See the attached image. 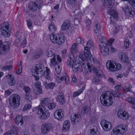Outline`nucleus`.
<instances>
[{
  "instance_id": "63",
  "label": "nucleus",
  "mask_w": 135,
  "mask_h": 135,
  "mask_svg": "<svg viewBox=\"0 0 135 135\" xmlns=\"http://www.w3.org/2000/svg\"><path fill=\"white\" fill-rule=\"evenodd\" d=\"M22 72L21 63L20 62V64L19 65V68L18 70L16 71V73L17 74H20Z\"/></svg>"
},
{
  "instance_id": "11",
  "label": "nucleus",
  "mask_w": 135,
  "mask_h": 135,
  "mask_svg": "<svg viewBox=\"0 0 135 135\" xmlns=\"http://www.w3.org/2000/svg\"><path fill=\"white\" fill-rule=\"evenodd\" d=\"M118 117L124 120L127 119L129 117V114L128 113L123 109L119 110L117 113Z\"/></svg>"
},
{
  "instance_id": "16",
  "label": "nucleus",
  "mask_w": 135,
  "mask_h": 135,
  "mask_svg": "<svg viewBox=\"0 0 135 135\" xmlns=\"http://www.w3.org/2000/svg\"><path fill=\"white\" fill-rule=\"evenodd\" d=\"M57 81L59 83H60L61 81L64 80L66 84H68L69 82V78L68 75L64 73L61 77L58 76L55 78Z\"/></svg>"
},
{
  "instance_id": "14",
  "label": "nucleus",
  "mask_w": 135,
  "mask_h": 135,
  "mask_svg": "<svg viewBox=\"0 0 135 135\" xmlns=\"http://www.w3.org/2000/svg\"><path fill=\"white\" fill-rule=\"evenodd\" d=\"M52 127V124L50 123H46L43 124L41 128V133L43 134L47 133Z\"/></svg>"
},
{
  "instance_id": "2",
  "label": "nucleus",
  "mask_w": 135,
  "mask_h": 135,
  "mask_svg": "<svg viewBox=\"0 0 135 135\" xmlns=\"http://www.w3.org/2000/svg\"><path fill=\"white\" fill-rule=\"evenodd\" d=\"M119 93L117 91L114 92L113 93L109 91L103 92L100 98L101 103L105 106H110L113 103V96L118 97Z\"/></svg>"
},
{
  "instance_id": "55",
  "label": "nucleus",
  "mask_w": 135,
  "mask_h": 135,
  "mask_svg": "<svg viewBox=\"0 0 135 135\" xmlns=\"http://www.w3.org/2000/svg\"><path fill=\"white\" fill-rule=\"evenodd\" d=\"M132 88V86L131 84H129L128 87H125L123 89V91L126 92L130 91V90Z\"/></svg>"
},
{
  "instance_id": "15",
  "label": "nucleus",
  "mask_w": 135,
  "mask_h": 135,
  "mask_svg": "<svg viewBox=\"0 0 135 135\" xmlns=\"http://www.w3.org/2000/svg\"><path fill=\"white\" fill-rule=\"evenodd\" d=\"M80 58L81 60H84L86 61H87V60L90 59L91 57V54L89 51V49H84V54H80Z\"/></svg>"
},
{
  "instance_id": "56",
  "label": "nucleus",
  "mask_w": 135,
  "mask_h": 135,
  "mask_svg": "<svg viewBox=\"0 0 135 135\" xmlns=\"http://www.w3.org/2000/svg\"><path fill=\"white\" fill-rule=\"evenodd\" d=\"M31 107V105L28 104H26L24 106L23 108V110L26 111L27 110L29 109Z\"/></svg>"
},
{
  "instance_id": "30",
  "label": "nucleus",
  "mask_w": 135,
  "mask_h": 135,
  "mask_svg": "<svg viewBox=\"0 0 135 135\" xmlns=\"http://www.w3.org/2000/svg\"><path fill=\"white\" fill-rule=\"evenodd\" d=\"M8 76L9 79L8 81V85L11 86L14 85L15 83V81L13 77L11 74L8 75Z\"/></svg>"
},
{
  "instance_id": "46",
  "label": "nucleus",
  "mask_w": 135,
  "mask_h": 135,
  "mask_svg": "<svg viewBox=\"0 0 135 135\" xmlns=\"http://www.w3.org/2000/svg\"><path fill=\"white\" fill-rule=\"evenodd\" d=\"M70 50L71 52L72 53H75L77 52L76 44H74L72 45Z\"/></svg>"
},
{
  "instance_id": "61",
  "label": "nucleus",
  "mask_w": 135,
  "mask_h": 135,
  "mask_svg": "<svg viewBox=\"0 0 135 135\" xmlns=\"http://www.w3.org/2000/svg\"><path fill=\"white\" fill-rule=\"evenodd\" d=\"M82 60L83 61V63L82 65V67H84V69L86 67V66H88V64L89 65H90V64L89 63V62H87V61H86V60Z\"/></svg>"
},
{
  "instance_id": "32",
  "label": "nucleus",
  "mask_w": 135,
  "mask_h": 135,
  "mask_svg": "<svg viewBox=\"0 0 135 135\" xmlns=\"http://www.w3.org/2000/svg\"><path fill=\"white\" fill-rule=\"evenodd\" d=\"M70 122L68 120L65 121L63 124L62 130L64 131H67L69 129L70 126Z\"/></svg>"
},
{
  "instance_id": "8",
  "label": "nucleus",
  "mask_w": 135,
  "mask_h": 135,
  "mask_svg": "<svg viewBox=\"0 0 135 135\" xmlns=\"http://www.w3.org/2000/svg\"><path fill=\"white\" fill-rule=\"evenodd\" d=\"M42 4L41 1L38 0L36 2L30 3L29 4V9L33 11H35L39 9Z\"/></svg>"
},
{
  "instance_id": "4",
  "label": "nucleus",
  "mask_w": 135,
  "mask_h": 135,
  "mask_svg": "<svg viewBox=\"0 0 135 135\" xmlns=\"http://www.w3.org/2000/svg\"><path fill=\"white\" fill-rule=\"evenodd\" d=\"M11 28L8 22H4L1 27L2 35L5 37H8L10 35Z\"/></svg>"
},
{
  "instance_id": "54",
  "label": "nucleus",
  "mask_w": 135,
  "mask_h": 135,
  "mask_svg": "<svg viewBox=\"0 0 135 135\" xmlns=\"http://www.w3.org/2000/svg\"><path fill=\"white\" fill-rule=\"evenodd\" d=\"M118 131L117 127L116 128L113 129L111 132V135H117L118 134H119Z\"/></svg>"
},
{
  "instance_id": "29",
  "label": "nucleus",
  "mask_w": 135,
  "mask_h": 135,
  "mask_svg": "<svg viewBox=\"0 0 135 135\" xmlns=\"http://www.w3.org/2000/svg\"><path fill=\"white\" fill-rule=\"evenodd\" d=\"M57 98V100L61 104H62L65 103V100L64 98V97L62 92L61 93L58 95Z\"/></svg>"
},
{
  "instance_id": "64",
  "label": "nucleus",
  "mask_w": 135,
  "mask_h": 135,
  "mask_svg": "<svg viewBox=\"0 0 135 135\" xmlns=\"http://www.w3.org/2000/svg\"><path fill=\"white\" fill-rule=\"evenodd\" d=\"M61 70V68H60L59 66H57L55 68V71L56 73L57 74H59Z\"/></svg>"
},
{
  "instance_id": "51",
  "label": "nucleus",
  "mask_w": 135,
  "mask_h": 135,
  "mask_svg": "<svg viewBox=\"0 0 135 135\" xmlns=\"http://www.w3.org/2000/svg\"><path fill=\"white\" fill-rule=\"evenodd\" d=\"M56 107V104L54 103H50L47 106V108L50 110Z\"/></svg>"
},
{
  "instance_id": "52",
  "label": "nucleus",
  "mask_w": 135,
  "mask_h": 135,
  "mask_svg": "<svg viewBox=\"0 0 135 135\" xmlns=\"http://www.w3.org/2000/svg\"><path fill=\"white\" fill-rule=\"evenodd\" d=\"M35 86L38 89H42L41 83L39 81H37L35 83Z\"/></svg>"
},
{
  "instance_id": "23",
  "label": "nucleus",
  "mask_w": 135,
  "mask_h": 135,
  "mask_svg": "<svg viewBox=\"0 0 135 135\" xmlns=\"http://www.w3.org/2000/svg\"><path fill=\"white\" fill-rule=\"evenodd\" d=\"M11 130L7 132L3 135H17V128L14 126L12 125Z\"/></svg>"
},
{
  "instance_id": "10",
  "label": "nucleus",
  "mask_w": 135,
  "mask_h": 135,
  "mask_svg": "<svg viewBox=\"0 0 135 135\" xmlns=\"http://www.w3.org/2000/svg\"><path fill=\"white\" fill-rule=\"evenodd\" d=\"M66 63L67 65L72 67L74 72H76L79 70L80 65V64L77 61L72 62L70 61L69 60L67 61Z\"/></svg>"
},
{
  "instance_id": "57",
  "label": "nucleus",
  "mask_w": 135,
  "mask_h": 135,
  "mask_svg": "<svg viewBox=\"0 0 135 135\" xmlns=\"http://www.w3.org/2000/svg\"><path fill=\"white\" fill-rule=\"evenodd\" d=\"M42 89H38L34 90V93L36 95H39L42 94Z\"/></svg>"
},
{
  "instance_id": "60",
  "label": "nucleus",
  "mask_w": 135,
  "mask_h": 135,
  "mask_svg": "<svg viewBox=\"0 0 135 135\" xmlns=\"http://www.w3.org/2000/svg\"><path fill=\"white\" fill-rule=\"evenodd\" d=\"M24 89L25 92V94H30V89L27 86L25 87Z\"/></svg>"
},
{
  "instance_id": "53",
  "label": "nucleus",
  "mask_w": 135,
  "mask_h": 135,
  "mask_svg": "<svg viewBox=\"0 0 135 135\" xmlns=\"http://www.w3.org/2000/svg\"><path fill=\"white\" fill-rule=\"evenodd\" d=\"M27 25L30 29H31L32 26V21L30 19H28L26 20Z\"/></svg>"
},
{
  "instance_id": "47",
  "label": "nucleus",
  "mask_w": 135,
  "mask_h": 135,
  "mask_svg": "<svg viewBox=\"0 0 135 135\" xmlns=\"http://www.w3.org/2000/svg\"><path fill=\"white\" fill-rule=\"evenodd\" d=\"M97 38H99L100 41H101L100 42V43L103 42L104 43H105L106 41H107L106 38L103 36L99 35V34L97 36Z\"/></svg>"
},
{
  "instance_id": "12",
  "label": "nucleus",
  "mask_w": 135,
  "mask_h": 135,
  "mask_svg": "<svg viewBox=\"0 0 135 135\" xmlns=\"http://www.w3.org/2000/svg\"><path fill=\"white\" fill-rule=\"evenodd\" d=\"M88 69L90 72L91 71H92L98 77H102L104 75L102 71L100 69H97L94 67H91L90 65H88Z\"/></svg>"
},
{
  "instance_id": "28",
  "label": "nucleus",
  "mask_w": 135,
  "mask_h": 135,
  "mask_svg": "<svg viewBox=\"0 0 135 135\" xmlns=\"http://www.w3.org/2000/svg\"><path fill=\"white\" fill-rule=\"evenodd\" d=\"M70 23L69 21L67 20L64 21L62 25V29L65 30L68 29L70 26Z\"/></svg>"
},
{
  "instance_id": "18",
  "label": "nucleus",
  "mask_w": 135,
  "mask_h": 135,
  "mask_svg": "<svg viewBox=\"0 0 135 135\" xmlns=\"http://www.w3.org/2000/svg\"><path fill=\"white\" fill-rule=\"evenodd\" d=\"M115 65H116L115 63L111 61H108L106 63L107 67L111 71H116V69L115 68Z\"/></svg>"
},
{
  "instance_id": "39",
  "label": "nucleus",
  "mask_w": 135,
  "mask_h": 135,
  "mask_svg": "<svg viewBox=\"0 0 135 135\" xmlns=\"http://www.w3.org/2000/svg\"><path fill=\"white\" fill-rule=\"evenodd\" d=\"M25 101L29 103H31L32 97L31 94H25Z\"/></svg>"
},
{
  "instance_id": "40",
  "label": "nucleus",
  "mask_w": 135,
  "mask_h": 135,
  "mask_svg": "<svg viewBox=\"0 0 135 135\" xmlns=\"http://www.w3.org/2000/svg\"><path fill=\"white\" fill-rule=\"evenodd\" d=\"M93 45L91 40H89L86 42V46L84 47V49H89Z\"/></svg>"
},
{
  "instance_id": "44",
  "label": "nucleus",
  "mask_w": 135,
  "mask_h": 135,
  "mask_svg": "<svg viewBox=\"0 0 135 135\" xmlns=\"http://www.w3.org/2000/svg\"><path fill=\"white\" fill-rule=\"evenodd\" d=\"M97 128L95 126H92L90 127V132L92 134H94L96 133Z\"/></svg>"
},
{
  "instance_id": "62",
  "label": "nucleus",
  "mask_w": 135,
  "mask_h": 135,
  "mask_svg": "<svg viewBox=\"0 0 135 135\" xmlns=\"http://www.w3.org/2000/svg\"><path fill=\"white\" fill-rule=\"evenodd\" d=\"M76 44H80L81 43L82 44H83L84 43V41H83H83L82 40L81 38L79 37L77 38L76 40Z\"/></svg>"
},
{
  "instance_id": "17",
  "label": "nucleus",
  "mask_w": 135,
  "mask_h": 135,
  "mask_svg": "<svg viewBox=\"0 0 135 135\" xmlns=\"http://www.w3.org/2000/svg\"><path fill=\"white\" fill-rule=\"evenodd\" d=\"M64 112L63 110L59 109L56 110L54 113V116L55 118L58 120H60L64 116Z\"/></svg>"
},
{
  "instance_id": "25",
  "label": "nucleus",
  "mask_w": 135,
  "mask_h": 135,
  "mask_svg": "<svg viewBox=\"0 0 135 135\" xmlns=\"http://www.w3.org/2000/svg\"><path fill=\"white\" fill-rule=\"evenodd\" d=\"M107 13L111 16L110 17V19L112 18H115L117 17L118 15L116 11L113 9H109Z\"/></svg>"
},
{
  "instance_id": "9",
  "label": "nucleus",
  "mask_w": 135,
  "mask_h": 135,
  "mask_svg": "<svg viewBox=\"0 0 135 135\" xmlns=\"http://www.w3.org/2000/svg\"><path fill=\"white\" fill-rule=\"evenodd\" d=\"M100 124L103 129L105 131H109L112 128V123L105 120H102Z\"/></svg>"
},
{
  "instance_id": "45",
  "label": "nucleus",
  "mask_w": 135,
  "mask_h": 135,
  "mask_svg": "<svg viewBox=\"0 0 135 135\" xmlns=\"http://www.w3.org/2000/svg\"><path fill=\"white\" fill-rule=\"evenodd\" d=\"M129 41L128 38L127 37L125 38V41L124 43V47L126 49H127L129 48Z\"/></svg>"
},
{
  "instance_id": "36",
  "label": "nucleus",
  "mask_w": 135,
  "mask_h": 135,
  "mask_svg": "<svg viewBox=\"0 0 135 135\" xmlns=\"http://www.w3.org/2000/svg\"><path fill=\"white\" fill-rule=\"evenodd\" d=\"M48 28L52 32H54L56 30L57 28L54 23L51 22L49 25Z\"/></svg>"
},
{
  "instance_id": "38",
  "label": "nucleus",
  "mask_w": 135,
  "mask_h": 135,
  "mask_svg": "<svg viewBox=\"0 0 135 135\" xmlns=\"http://www.w3.org/2000/svg\"><path fill=\"white\" fill-rule=\"evenodd\" d=\"M15 121L16 123L17 124H18L20 123V125H21L23 123V117L21 115L17 116L15 119Z\"/></svg>"
},
{
  "instance_id": "19",
  "label": "nucleus",
  "mask_w": 135,
  "mask_h": 135,
  "mask_svg": "<svg viewBox=\"0 0 135 135\" xmlns=\"http://www.w3.org/2000/svg\"><path fill=\"white\" fill-rule=\"evenodd\" d=\"M114 0H102L104 6L106 8H112L113 6Z\"/></svg>"
},
{
  "instance_id": "5",
  "label": "nucleus",
  "mask_w": 135,
  "mask_h": 135,
  "mask_svg": "<svg viewBox=\"0 0 135 135\" xmlns=\"http://www.w3.org/2000/svg\"><path fill=\"white\" fill-rule=\"evenodd\" d=\"M20 97L16 94L11 95L9 98L10 104L13 108H17L19 105Z\"/></svg>"
},
{
  "instance_id": "35",
  "label": "nucleus",
  "mask_w": 135,
  "mask_h": 135,
  "mask_svg": "<svg viewBox=\"0 0 135 135\" xmlns=\"http://www.w3.org/2000/svg\"><path fill=\"white\" fill-rule=\"evenodd\" d=\"M55 85V83L53 82H51L49 83H45L44 84V86L47 89H53Z\"/></svg>"
},
{
  "instance_id": "50",
  "label": "nucleus",
  "mask_w": 135,
  "mask_h": 135,
  "mask_svg": "<svg viewBox=\"0 0 135 135\" xmlns=\"http://www.w3.org/2000/svg\"><path fill=\"white\" fill-rule=\"evenodd\" d=\"M12 68V65H10L3 66L2 67V70L3 71H6L7 70H9L11 69Z\"/></svg>"
},
{
  "instance_id": "20",
  "label": "nucleus",
  "mask_w": 135,
  "mask_h": 135,
  "mask_svg": "<svg viewBox=\"0 0 135 135\" xmlns=\"http://www.w3.org/2000/svg\"><path fill=\"white\" fill-rule=\"evenodd\" d=\"M119 133L123 134L127 130V128L126 125L122 124L117 126Z\"/></svg>"
},
{
  "instance_id": "37",
  "label": "nucleus",
  "mask_w": 135,
  "mask_h": 135,
  "mask_svg": "<svg viewBox=\"0 0 135 135\" xmlns=\"http://www.w3.org/2000/svg\"><path fill=\"white\" fill-rule=\"evenodd\" d=\"M56 55H54L53 57L51 59L50 64V66H54L58 64V63L56 60Z\"/></svg>"
},
{
  "instance_id": "49",
  "label": "nucleus",
  "mask_w": 135,
  "mask_h": 135,
  "mask_svg": "<svg viewBox=\"0 0 135 135\" xmlns=\"http://www.w3.org/2000/svg\"><path fill=\"white\" fill-rule=\"evenodd\" d=\"M100 77L97 76L96 75V76H94L93 79H92V81L94 83L96 84H97L99 83V78Z\"/></svg>"
},
{
  "instance_id": "1",
  "label": "nucleus",
  "mask_w": 135,
  "mask_h": 135,
  "mask_svg": "<svg viewBox=\"0 0 135 135\" xmlns=\"http://www.w3.org/2000/svg\"><path fill=\"white\" fill-rule=\"evenodd\" d=\"M50 103L49 98H42L40 101V105L36 108V113L40 119H46L49 117L50 115V112L45 107H47Z\"/></svg>"
},
{
  "instance_id": "42",
  "label": "nucleus",
  "mask_w": 135,
  "mask_h": 135,
  "mask_svg": "<svg viewBox=\"0 0 135 135\" xmlns=\"http://www.w3.org/2000/svg\"><path fill=\"white\" fill-rule=\"evenodd\" d=\"M76 2L77 0H67L66 3L68 6H70L74 5Z\"/></svg>"
},
{
  "instance_id": "21",
  "label": "nucleus",
  "mask_w": 135,
  "mask_h": 135,
  "mask_svg": "<svg viewBox=\"0 0 135 135\" xmlns=\"http://www.w3.org/2000/svg\"><path fill=\"white\" fill-rule=\"evenodd\" d=\"M87 62H88L90 64V65L88 64V65H90L91 67H94L93 66V65H97L99 64V61L98 59L93 57H91L90 59L87 60Z\"/></svg>"
},
{
  "instance_id": "43",
  "label": "nucleus",
  "mask_w": 135,
  "mask_h": 135,
  "mask_svg": "<svg viewBox=\"0 0 135 135\" xmlns=\"http://www.w3.org/2000/svg\"><path fill=\"white\" fill-rule=\"evenodd\" d=\"M46 54L48 57H53L54 55H55L53 51L50 49H48L46 51Z\"/></svg>"
},
{
  "instance_id": "24",
  "label": "nucleus",
  "mask_w": 135,
  "mask_h": 135,
  "mask_svg": "<svg viewBox=\"0 0 135 135\" xmlns=\"http://www.w3.org/2000/svg\"><path fill=\"white\" fill-rule=\"evenodd\" d=\"M101 29V27L99 23L98 22L96 23L94 29V32L96 36H97L100 34Z\"/></svg>"
},
{
  "instance_id": "41",
  "label": "nucleus",
  "mask_w": 135,
  "mask_h": 135,
  "mask_svg": "<svg viewBox=\"0 0 135 135\" xmlns=\"http://www.w3.org/2000/svg\"><path fill=\"white\" fill-rule=\"evenodd\" d=\"M126 100L133 105L135 104V99L132 97H130L126 98Z\"/></svg>"
},
{
  "instance_id": "31",
  "label": "nucleus",
  "mask_w": 135,
  "mask_h": 135,
  "mask_svg": "<svg viewBox=\"0 0 135 135\" xmlns=\"http://www.w3.org/2000/svg\"><path fill=\"white\" fill-rule=\"evenodd\" d=\"M58 36L57 39V41L59 42V44H57L59 45H61L63 44L65 41V37L62 34L57 35Z\"/></svg>"
},
{
  "instance_id": "48",
  "label": "nucleus",
  "mask_w": 135,
  "mask_h": 135,
  "mask_svg": "<svg viewBox=\"0 0 135 135\" xmlns=\"http://www.w3.org/2000/svg\"><path fill=\"white\" fill-rule=\"evenodd\" d=\"M74 54L71 52V53L69 55L68 57L70 60H69L70 61L73 62L75 60V57Z\"/></svg>"
},
{
  "instance_id": "13",
  "label": "nucleus",
  "mask_w": 135,
  "mask_h": 135,
  "mask_svg": "<svg viewBox=\"0 0 135 135\" xmlns=\"http://www.w3.org/2000/svg\"><path fill=\"white\" fill-rule=\"evenodd\" d=\"M70 118L72 124H75L80 120L81 117L79 114L73 113L71 114Z\"/></svg>"
},
{
  "instance_id": "34",
  "label": "nucleus",
  "mask_w": 135,
  "mask_h": 135,
  "mask_svg": "<svg viewBox=\"0 0 135 135\" xmlns=\"http://www.w3.org/2000/svg\"><path fill=\"white\" fill-rule=\"evenodd\" d=\"M85 89L84 87L83 86L82 88L79 89L77 91L74 92L73 94V98H75L76 97L78 96L81 94L82 93L83 91Z\"/></svg>"
},
{
  "instance_id": "58",
  "label": "nucleus",
  "mask_w": 135,
  "mask_h": 135,
  "mask_svg": "<svg viewBox=\"0 0 135 135\" xmlns=\"http://www.w3.org/2000/svg\"><path fill=\"white\" fill-rule=\"evenodd\" d=\"M26 44V38L25 37H24L22 41H21V46L22 47H24L25 46Z\"/></svg>"
},
{
  "instance_id": "22",
  "label": "nucleus",
  "mask_w": 135,
  "mask_h": 135,
  "mask_svg": "<svg viewBox=\"0 0 135 135\" xmlns=\"http://www.w3.org/2000/svg\"><path fill=\"white\" fill-rule=\"evenodd\" d=\"M119 58L120 61L124 63H127L129 61L128 57L124 53H122L119 55Z\"/></svg>"
},
{
  "instance_id": "7",
  "label": "nucleus",
  "mask_w": 135,
  "mask_h": 135,
  "mask_svg": "<svg viewBox=\"0 0 135 135\" xmlns=\"http://www.w3.org/2000/svg\"><path fill=\"white\" fill-rule=\"evenodd\" d=\"M108 45L105 43L102 42L99 45V49L101 54L104 56H106L109 54Z\"/></svg>"
},
{
  "instance_id": "59",
  "label": "nucleus",
  "mask_w": 135,
  "mask_h": 135,
  "mask_svg": "<svg viewBox=\"0 0 135 135\" xmlns=\"http://www.w3.org/2000/svg\"><path fill=\"white\" fill-rule=\"evenodd\" d=\"M115 40L113 38H112L108 40L107 42V45H109V46H112V43Z\"/></svg>"
},
{
  "instance_id": "26",
  "label": "nucleus",
  "mask_w": 135,
  "mask_h": 135,
  "mask_svg": "<svg viewBox=\"0 0 135 135\" xmlns=\"http://www.w3.org/2000/svg\"><path fill=\"white\" fill-rule=\"evenodd\" d=\"M50 38L52 42L54 44H59V42L57 41V37H59L57 34H51L50 35Z\"/></svg>"
},
{
  "instance_id": "33",
  "label": "nucleus",
  "mask_w": 135,
  "mask_h": 135,
  "mask_svg": "<svg viewBox=\"0 0 135 135\" xmlns=\"http://www.w3.org/2000/svg\"><path fill=\"white\" fill-rule=\"evenodd\" d=\"M42 53V51L40 49H37L35 51L33 56V58L37 59L39 58Z\"/></svg>"
},
{
  "instance_id": "3",
  "label": "nucleus",
  "mask_w": 135,
  "mask_h": 135,
  "mask_svg": "<svg viewBox=\"0 0 135 135\" xmlns=\"http://www.w3.org/2000/svg\"><path fill=\"white\" fill-rule=\"evenodd\" d=\"M45 71L44 66L41 64H38L34 68V71L40 77L45 75V77L49 80H51V77L50 74V69L47 67H45Z\"/></svg>"
},
{
  "instance_id": "6",
  "label": "nucleus",
  "mask_w": 135,
  "mask_h": 135,
  "mask_svg": "<svg viewBox=\"0 0 135 135\" xmlns=\"http://www.w3.org/2000/svg\"><path fill=\"white\" fill-rule=\"evenodd\" d=\"M10 49L9 42L6 41L3 44L1 40H0V55L2 54H6Z\"/></svg>"
},
{
  "instance_id": "27",
  "label": "nucleus",
  "mask_w": 135,
  "mask_h": 135,
  "mask_svg": "<svg viewBox=\"0 0 135 135\" xmlns=\"http://www.w3.org/2000/svg\"><path fill=\"white\" fill-rule=\"evenodd\" d=\"M90 112V108L88 106H83L81 109V112L83 114H89Z\"/></svg>"
}]
</instances>
